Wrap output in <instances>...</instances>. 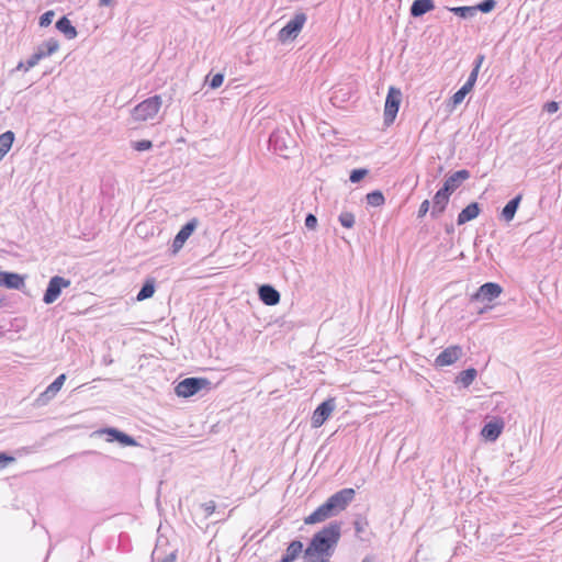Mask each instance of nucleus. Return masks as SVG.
<instances>
[{"label":"nucleus","instance_id":"1","mask_svg":"<svg viewBox=\"0 0 562 562\" xmlns=\"http://www.w3.org/2000/svg\"><path fill=\"white\" fill-rule=\"evenodd\" d=\"M341 536V524L331 521L317 531L305 550V562H329Z\"/></svg>","mask_w":562,"mask_h":562},{"label":"nucleus","instance_id":"2","mask_svg":"<svg viewBox=\"0 0 562 562\" xmlns=\"http://www.w3.org/2000/svg\"><path fill=\"white\" fill-rule=\"evenodd\" d=\"M161 106V97L154 95L137 104L132 110V119L136 122H144L153 119Z\"/></svg>","mask_w":562,"mask_h":562},{"label":"nucleus","instance_id":"3","mask_svg":"<svg viewBox=\"0 0 562 562\" xmlns=\"http://www.w3.org/2000/svg\"><path fill=\"white\" fill-rule=\"evenodd\" d=\"M307 16L305 13L300 12L296 13L278 33V41L281 43H286L289 41H293L297 37L299 33L302 31Z\"/></svg>","mask_w":562,"mask_h":562},{"label":"nucleus","instance_id":"4","mask_svg":"<svg viewBox=\"0 0 562 562\" xmlns=\"http://www.w3.org/2000/svg\"><path fill=\"white\" fill-rule=\"evenodd\" d=\"M402 101V92L395 87H390L384 105V123L390 125L394 122Z\"/></svg>","mask_w":562,"mask_h":562},{"label":"nucleus","instance_id":"5","mask_svg":"<svg viewBox=\"0 0 562 562\" xmlns=\"http://www.w3.org/2000/svg\"><path fill=\"white\" fill-rule=\"evenodd\" d=\"M210 381L205 378H187L178 383L175 392L180 397H189L206 387Z\"/></svg>","mask_w":562,"mask_h":562},{"label":"nucleus","instance_id":"6","mask_svg":"<svg viewBox=\"0 0 562 562\" xmlns=\"http://www.w3.org/2000/svg\"><path fill=\"white\" fill-rule=\"evenodd\" d=\"M70 280L64 277H52L43 295V302L45 304L54 303L60 296L63 289L70 286Z\"/></svg>","mask_w":562,"mask_h":562},{"label":"nucleus","instance_id":"7","mask_svg":"<svg viewBox=\"0 0 562 562\" xmlns=\"http://www.w3.org/2000/svg\"><path fill=\"white\" fill-rule=\"evenodd\" d=\"M292 143L291 136L286 132L277 131L273 132L269 137V145L273 149V151L284 158H288L290 155Z\"/></svg>","mask_w":562,"mask_h":562},{"label":"nucleus","instance_id":"8","mask_svg":"<svg viewBox=\"0 0 562 562\" xmlns=\"http://www.w3.org/2000/svg\"><path fill=\"white\" fill-rule=\"evenodd\" d=\"M503 292V288L495 282H486L481 285L477 291L471 295L473 302H493Z\"/></svg>","mask_w":562,"mask_h":562},{"label":"nucleus","instance_id":"9","mask_svg":"<svg viewBox=\"0 0 562 562\" xmlns=\"http://www.w3.org/2000/svg\"><path fill=\"white\" fill-rule=\"evenodd\" d=\"M66 381V374L58 375L35 400V406L47 405L60 391Z\"/></svg>","mask_w":562,"mask_h":562},{"label":"nucleus","instance_id":"10","mask_svg":"<svg viewBox=\"0 0 562 562\" xmlns=\"http://www.w3.org/2000/svg\"><path fill=\"white\" fill-rule=\"evenodd\" d=\"M335 407L336 404L334 398H328L321 403L312 415V427H321L328 419Z\"/></svg>","mask_w":562,"mask_h":562},{"label":"nucleus","instance_id":"11","mask_svg":"<svg viewBox=\"0 0 562 562\" xmlns=\"http://www.w3.org/2000/svg\"><path fill=\"white\" fill-rule=\"evenodd\" d=\"M336 515H338V513L336 512V509H334L333 504L327 498V501L324 504L318 506L311 515H308L304 519V522L306 525H314L317 522H322Z\"/></svg>","mask_w":562,"mask_h":562},{"label":"nucleus","instance_id":"12","mask_svg":"<svg viewBox=\"0 0 562 562\" xmlns=\"http://www.w3.org/2000/svg\"><path fill=\"white\" fill-rule=\"evenodd\" d=\"M356 496V491L353 488H342L330 497H328L329 502L333 504L334 509L339 514L345 510L347 506L353 501Z\"/></svg>","mask_w":562,"mask_h":562},{"label":"nucleus","instance_id":"13","mask_svg":"<svg viewBox=\"0 0 562 562\" xmlns=\"http://www.w3.org/2000/svg\"><path fill=\"white\" fill-rule=\"evenodd\" d=\"M462 348L458 345L443 349L435 359L436 367L451 366L462 357Z\"/></svg>","mask_w":562,"mask_h":562},{"label":"nucleus","instance_id":"14","mask_svg":"<svg viewBox=\"0 0 562 562\" xmlns=\"http://www.w3.org/2000/svg\"><path fill=\"white\" fill-rule=\"evenodd\" d=\"M198 226V221L195 218L189 221L187 224H184L181 229L176 235L173 241H172V252L177 254L184 245L187 239L192 235L194 229Z\"/></svg>","mask_w":562,"mask_h":562},{"label":"nucleus","instance_id":"15","mask_svg":"<svg viewBox=\"0 0 562 562\" xmlns=\"http://www.w3.org/2000/svg\"><path fill=\"white\" fill-rule=\"evenodd\" d=\"M95 434H99V435L106 434L108 436H110V438L106 439L109 442L116 440L121 445L128 446V447H135L138 445L137 441L133 437L128 436L127 434H125L116 428H103V429L98 430Z\"/></svg>","mask_w":562,"mask_h":562},{"label":"nucleus","instance_id":"16","mask_svg":"<svg viewBox=\"0 0 562 562\" xmlns=\"http://www.w3.org/2000/svg\"><path fill=\"white\" fill-rule=\"evenodd\" d=\"M470 171L467 169L453 172L446 179L442 187L443 191L452 194L462 184L463 181L470 178Z\"/></svg>","mask_w":562,"mask_h":562},{"label":"nucleus","instance_id":"17","mask_svg":"<svg viewBox=\"0 0 562 562\" xmlns=\"http://www.w3.org/2000/svg\"><path fill=\"white\" fill-rule=\"evenodd\" d=\"M450 195H451V193L443 191L442 188L436 192L434 200H432V202H434L432 210L430 212V216L432 218H438L445 212V210L449 203Z\"/></svg>","mask_w":562,"mask_h":562},{"label":"nucleus","instance_id":"18","mask_svg":"<svg viewBox=\"0 0 562 562\" xmlns=\"http://www.w3.org/2000/svg\"><path fill=\"white\" fill-rule=\"evenodd\" d=\"M25 285L24 277L15 272L0 271V286L21 290Z\"/></svg>","mask_w":562,"mask_h":562},{"label":"nucleus","instance_id":"19","mask_svg":"<svg viewBox=\"0 0 562 562\" xmlns=\"http://www.w3.org/2000/svg\"><path fill=\"white\" fill-rule=\"evenodd\" d=\"M259 299L266 305H277L280 302V293L270 284H263L258 290Z\"/></svg>","mask_w":562,"mask_h":562},{"label":"nucleus","instance_id":"20","mask_svg":"<svg viewBox=\"0 0 562 562\" xmlns=\"http://www.w3.org/2000/svg\"><path fill=\"white\" fill-rule=\"evenodd\" d=\"M480 205L476 202H472L467 205L458 215L457 223L458 225H463L474 218H476L480 214Z\"/></svg>","mask_w":562,"mask_h":562},{"label":"nucleus","instance_id":"21","mask_svg":"<svg viewBox=\"0 0 562 562\" xmlns=\"http://www.w3.org/2000/svg\"><path fill=\"white\" fill-rule=\"evenodd\" d=\"M504 424L502 422H490L481 430V435L488 441H495L502 434Z\"/></svg>","mask_w":562,"mask_h":562},{"label":"nucleus","instance_id":"22","mask_svg":"<svg viewBox=\"0 0 562 562\" xmlns=\"http://www.w3.org/2000/svg\"><path fill=\"white\" fill-rule=\"evenodd\" d=\"M435 9L434 0H414L409 13L413 18H419Z\"/></svg>","mask_w":562,"mask_h":562},{"label":"nucleus","instance_id":"23","mask_svg":"<svg viewBox=\"0 0 562 562\" xmlns=\"http://www.w3.org/2000/svg\"><path fill=\"white\" fill-rule=\"evenodd\" d=\"M59 49V43L55 38H49L36 47L37 55H41V59L49 57Z\"/></svg>","mask_w":562,"mask_h":562},{"label":"nucleus","instance_id":"24","mask_svg":"<svg viewBox=\"0 0 562 562\" xmlns=\"http://www.w3.org/2000/svg\"><path fill=\"white\" fill-rule=\"evenodd\" d=\"M56 29L65 35L67 40H74L77 36V30L71 24L70 20L67 16H61L56 22Z\"/></svg>","mask_w":562,"mask_h":562},{"label":"nucleus","instance_id":"25","mask_svg":"<svg viewBox=\"0 0 562 562\" xmlns=\"http://www.w3.org/2000/svg\"><path fill=\"white\" fill-rule=\"evenodd\" d=\"M521 198V194H518L517 196L508 201V203L503 207L501 215L504 221L510 222L514 220L517 209L520 204Z\"/></svg>","mask_w":562,"mask_h":562},{"label":"nucleus","instance_id":"26","mask_svg":"<svg viewBox=\"0 0 562 562\" xmlns=\"http://www.w3.org/2000/svg\"><path fill=\"white\" fill-rule=\"evenodd\" d=\"M303 543L299 540L292 541L286 548L285 554L282 557V561L293 562L302 552Z\"/></svg>","mask_w":562,"mask_h":562},{"label":"nucleus","instance_id":"27","mask_svg":"<svg viewBox=\"0 0 562 562\" xmlns=\"http://www.w3.org/2000/svg\"><path fill=\"white\" fill-rule=\"evenodd\" d=\"M14 137L15 135L12 131H7L0 135V161L12 147Z\"/></svg>","mask_w":562,"mask_h":562},{"label":"nucleus","instance_id":"28","mask_svg":"<svg viewBox=\"0 0 562 562\" xmlns=\"http://www.w3.org/2000/svg\"><path fill=\"white\" fill-rule=\"evenodd\" d=\"M155 293V279H147L137 293V301H144L151 297Z\"/></svg>","mask_w":562,"mask_h":562},{"label":"nucleus","instance_id":"29","mask_svg":"<svg viewBox=\"0 0 562 562\" xmlns=\"http://www.w3.org/2000/svg\"><path fill=\"white\" fill-rule=\"evenodd\" d=\"M448 10L462 19H471L477 12V8L474 7H453Z\"/></svg>","mask_w":562,"mask_h":562},{"label":"nucleus","instance_id":"30","mask_svg":"<svg viewBox=\"0 0 562 562\" xmlns=\"http://www.w3.org/2000/svg\"><path fill=\"white\" fill-rule=\"evenodd\" d=\"M476 374H477V372H476V370L474 368H470V369L463 370L462 372H460V374L458 376V381L464 387H468L470 384H472V382L476 378Z\"/></svg>","mask_w":562,"mask_h":562},{"label":"nucleus","instance_id":"31","mask_svg":"<svg viewBox=\"0 0 562 562\" xmlns=\"http://www.w3.org/2000/svg\"><path fill=\"white\" fill-rule=\"evenodd\" d=\"M367 203L371 206H381L384 204L385 199L381 191L375 190L367 194Z\"/></svg>","mask_w":562,"mask_h":562},{"label":"nucleus","instance_id":"32","mask_svg":"<svg viewBox=\"0 0 562 562\" xmlns=\"http://www.w3.org/2000/svg\"><path fill=\"white\" fill-rule=\"evenodd\" d=\"M339 223L346 227L351 228L355 225V215L351 212H342L338 217Z\"/></svg>","mask_w":562,"mask_h":562},{"label":"nucleus","instance_id":"33","mask_svg":"<svg viewBox=\"0 0 562 562\" xmlns=\"http://www.w3.org/2000/svg\"><path fill=\"white\" fill-rule=\"evenodd\" d=\"M369 170L364 168L360 169H353L350 173L349 180L352 183L359 182L361 179H363L368 175Z\"/></svg>","mask_w":562,"mask_h":562},{"label":"nucleus","instance_id":"34","mask_svg":"<svg viewBox=\"0 0 562 562\" xmlns=\"http://www.w3.org/2000/svg\"><path fill=\"white\" fill-rule=\"evenodd\" d=\"M496 5L495 0H483L481 3L475 5L474 8H477V11H481L483 13L491 12Z\"/></svg>","mask_w":562,"mask_h":562},{"label":"nucleus","instance_id":"35","mask_svg":"<svg viewBox=\"0 0 562 562\" xmlns=\"http://www.w3.org/2000/svg\"><path fill=\"white\" fill-rule=\"evenodd\" d=\"M353 527H355V531H356V535L357 536H360L362 532L366 531L367 527H368V521L366 518H362V517H358L355 521H353Z\"/></svg>","mask_w":562,"mask_h":562},{"label":"nucleus","instance_id":"36","mask_svg":"<svg viewBox=\"0 0 562 562\" xmlns=\"http://www.w3.org/2000/svg\"><path fill=\"white\" fill-rule=\"evenodd\" d=\"M132 147L137 151H144L150 149L153 147V143L148 139H142L134 142Z\"/></svg>","mask_w":562,"mask_h":562},{"label":"nucleus","instance_id":"37","mask_svg":"<svg viewBox=\"0 0 562 562\" xmlns=\"http://www.w3.org/2000/svg\"><path fill=\"white\" fill-rule=\"evenodd\" d=\"M54 15L55 12L53 10L46 11L44 14H42L40 18V26H48L52 23Z\"/></svg>","mask_w":562,"mask_h":562},{"label":"nucleus","instance_id":"38","mask_svg":"<svg viewBox=\"0 0 562 562\" xmlns=\"http://www.w3.org/2000/svg\"><path fill=\"white\" fill-rule=\"evenodd\" d=\"M223 81H224V75L218 72V74H215L211 78V80L209 82V86L212 89H217V88H220L222 86Z\"/></svg>","mask_w":562,"mask_h":562},{"label":"nucleus","instance_id":"39","mask_svg":"<svg viewBox=\"0 0 562 562\" xmlns=\"http://www.w3.org/2000/svg\"><path fill=\"white\" fill-rule=\"evenodd\" d=\"M41 60V55L33 53L31 57L26 60L25 71H29L31 68L35 67Z\"/></svg>","mask_w":562,"mask_h":562},{"label":"nucleus","instance_id":"40","mask_svg":"<svg viewBox=\"0 0 562 562\" xmlns=\"http://www.w3.org/2000/svg\"><path fill=\"white\" fill-rule=\"evenodd\" d=\"M305 226L306 228L313 231L317 226V218L314 214L308 213L305 217Z\"/></svg>","mask_w":562,"mask_h":562},{"label":"nucleus","instance_id":"41","mask_svg":"<svg viewBox=\"0 0 562 562\" xmlns=\"http://www.w3.org/2000/svg\"><path fill=\"white\" fill-rule=\"evenodd\" d=\"M202 508L205 513V516L210 517L215 512V508H216L215 502L209 501V502L202 504Z\"/></svg>","mask_w":562,"mask_h":562},{"label":"nucleus","instance_id":"42","mask_svg":"<svg viewBox=\"0 0 562 562\" xmlns=\"http://www.w3.org/2000/svg\"><path fill=\"white\" fill-rule=\"evenodd\" d=\"M177 553L176 551L170 552L166 557H164L161 560H156V552L153 553V561L154 562H176Z\"/></svg>","mask_w":562,"mask_h":562},{"label":"nucleus","instance_id":"43","mask_svg":"<svg viewBox=\"0 0 562 562\" xmlns=\"http://www.w3.org/2000/svg\"><path fill=\"white\" fill-rule=\"evenodd\" d=\"M465 95H467V94H465L461 89H459V90H458V91H457V92L451 97V101H452L453 106H456V105L460 104V103L464 100Z\"/></svg>","mask_w":562,"mask_h":562},{"label":"nucleus","instance_id":"44","mask_svg":"<svg viewBox=\"0 0 562 562\" xmlns=\"http://www.w3.org/2000/svg\"><path fill=\"white\" fill-rule=\"evenodd\" d=\"M543 110L550 114L555 113L559 110V103L555 101L547 102L543 105Z\"/></svg>","mask_w":562,"mask_h":562},{"label":"nucleus","instance_id":"45","mask_svg":"<svg viewBox=\"0 0 562 562\" xmlns=\"http://www.w3.org/2000/svg\"><path fill=\"white\" fill-rule=\"evenodd\" d=\"M430 203L428 200H425L422 202L419 210H418V217H424L427 212L429 211Z\"/></svg>","mask_w":562,"mask_h":562},{"label":"nucleus","instance_id":"46","mask_svg":"<svg viewBox=\"0 0 562 562\" xmlns=\"http://www.w3.org/2000/svg\"><path fill=\"white\" fill-rule=\"evenodd\" d=\"M12 461H14L13 457L7 456L5 453H0V469H3L8 463Z\"/></svg>","mask_w":562,"mask_h":562},{"label":"nucleus","instance_id":"47","mask_svg":"<svg viewBox=\"0 0 562 562\" xmlns=\"http://www.w3.org/2000/svg\"><path fill=\"white\" fill-rule=\"evenodd\" d=\"M477 75H479L477 67H474V68L472 69V71L470 72L469 78H468V80H467V81H469V82H471V83L475 85V82H476V80H477Z\"/></svg>","mask_w":562,"mask_h":562},{"label":"nucleus","instance_id":"48","mask_svg":"<svg viewBox=\"0 0 562 562\" xmlns=\"http://www.w3.org/2000/svg\"><path fill=\"white\" fill-rule=\"evenodd\" d=\"M474 85L467 81L460 89L465 93L468 94L472 89H473Z\"/></svg>","mask_w":562,"mask_h":562},{"label":"nucleus","instance_id":"49","mask_svg":"<svg viewBox=\"0 0 562 562\" xmlns=\"http://www.w3.org/2000/svg\"><path fill=\"white\" fill-rule=\"evenodd\" d=\"M474 85L467 81L460 89L465 93L468 94L472 89H473Z\"/></svg>","mask_w":562,"mask_h":562},{"label":"nucleus","instance_id":"50","mask_svg":"<svg viewBox=\"0 0 562 562\" xmlns=\"http://www.w3.org/2000/svg\"><path fill=\"white\" fill-rule=\"evenodd\" d=\"M483 60H484V56L483 55H479L476 57L474 67H477V70H480V67H481Z\"/></svg>","mask_w":562,"mask_h":562},{"label":"nucleus","instance_id":"51","mask_svg":"<svg viewBox=\"0 0 562 562\" xmlns=\"http://www.w3.org/2000/svg\"><path fill=\"white\" fill-rule=\"evenodd\" d=\"M25 67H26V61H20L16 67L13 69V71H19V70H23L25 71Z\"/></svg>","mask_w":562,"mask_h":562},{"label":"nucleus","instance_id":"52","mask_svg":"<svg viewBox=\"0 0 562 562\" xmlns=\"http://www.w3.org/2000/svg\"><path fill=\"white\" fill-rule=\"evenodd\" d=\"M112 3H113V0H99L100 7H110V5H112Z\"/></svg>","mask_w":562,"mask_h":562},{"label":"nucleus","instance_id":"53","mask_svg":"<svg viewBox=\"0 0 562 562\" xmlns=\"http://www.w3.org/2000/svg\"><path fill=\"white\" fill-rule=\"evenodd\" d=\"M361 562H374V560L371 557H366Z\"/></svg>","mask_w":562,"mask_h":562},{"label":"nucleus","instance_id":"54","mask_svg":"<svg viewBox=\"0 0 562 562\" xmlns=\"http://www.w3.org/2000/svg\"><path fill=\"white\" fill-rule=\"evenodd\" d=\"M279 562H285V561L280 560Z\"/></svg>","mask_w":562,"mask_h":562}]
</instances>
